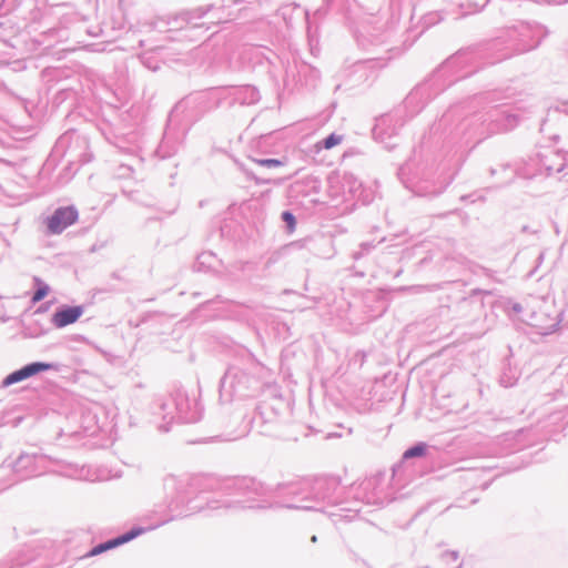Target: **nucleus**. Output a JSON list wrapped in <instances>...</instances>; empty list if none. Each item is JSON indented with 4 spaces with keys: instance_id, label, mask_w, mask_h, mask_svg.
<instances>
[{
    "instance_id": "nucleus-6",
    "label": "nucleus",
    "mask_w": 568,
    "mask_h": 568,
    "mask_svg": "<svg viewBox=\"0 0 568 568\" xmlns=\"http://www.w3.org/2000/svg\"><path fill=\"white\" fill-rule=\"evenodd\" d=\"M343 138L337 134H331L324 140V148L326 150H329L336 145H338L342 142Z\"/></svg>"
},
{
    "instance_id": "nucleus-7",
    "label": "nucleus",
    "mask_w": 568,
    "mask_h": 568,
    "mask_svg": "<svg viewBox=\"0 0 568 568\" xmlns=\"http://www.w3.org/2000/svg\"><path fill=\"white\" fill-rule=\"evenodd\" d=\"M254 162L261 166H266V168H278L283 164L277 159H257V160H254Z\"/></svg>"
},
{
    "instance_id": "nucleus-5",
    "label": "nucleus",
    "mask_w": 568,
    "mask_h": 568,
    "mask_svg": "<svg viewBox=\"0 0 568 568\" xmlns=\"http://www.w3.org/2000/svg\"><path fill=\"white\" fill-rule=\"evenodd\" d=\"M424 454H425V446L417 445V446H414V447L407 449L404 453V458L418 457V456H423Z\"/></svg>"
},
{
    "instance_id": "nucleus-4",
    "label": "nucleus",
    "mask_w": 568,
    "mask_h": 568,
    "mask_svg": "<svg viewBox=\"0 0 568 568\" xmlns=\"http://www.w3.org/2000/svg\"><path fill=\"white\" fill-rule=\"evenodd\" d=\"M143 532V529L142 528H136V529H132L131 531L115 538V539H112L108 542H104V544H101L97 547H94L92 550H91V555L92 556H95V555H99L108 549H111L113 547H116V546H120L124 542H128L130 540H132L133 538L138 537L139 535H141Z\"/></svg>"
},
{
    "instance_id": "nucleus-9",
    "label": "nucleus",
    "mask_w": 568,
    "mask_h": 568,
    "mask_svg": "<svg viewBox=\"0 0 568 568\" xmlns=\"http://www.w3.org/2000/svg\"><path fill=\"white\" fill-rule=\"evenodd\" d=\"M49 293V287L48 286H41L39 287L36 293L33 294L32 296V302L33 303H38L40 302L41 300H43Z\"/></svg>"
},
{
    "instance_id": "nucleus-1",
    "label": "nucleus",
    "mask_w": 568,
    "mask_h": 568,
    "mask_svg": "<svg viewBox=\"0 0 568 568\" xmlns=\"http://www.w3.org/2000/svg\"><path fill=\"white\" fill-rule=\"evenodd\" d=\"M78 212L71 207H60L48 219V229L52 234H59L68 226L75 223Z\"/></svg>"
},
{
    "instance_id": "nucleus-2",
    "label": "nucleus",
    "mask_w": 568,
    "mask_h": 568,
    "mask_svg": "<svg viewBox=\"0 0 568 568\" xmlns=\"http://www.w3.org/2000/svg\"><path fill=\"white\" fill-rule=\"evenodd\" d=\"M51 368L50 364L47 363H32L30 365H27L22 367L19 371H16L8 375L6 379L3 381V385L8 386L18 382H21L26 378H29L40 372L48 371Z\"/></svg>"
},
{
    "instance_id": "nucleus-8",
    "label": "nucleus",
    "mask_w": 568,
    "mask_h": 568,
    "mask_svg": "<svg viewBox=\"0 0 568 568\" xmlns=\"http://www.w3.org/2000/svg\"><path fill=\"white\" fill-rule=\"evenodd\" d=\"M282 219L287 223L290 232H293L296 226V221H295L294 215L291 212L286 211V212H283Z\"/></svg>"
},
{
    "instance_id": "nucleus-3",
    "label": "nucleus",
    "mask_w": 568,
    "mask_h": 568,
    "mask_svg": "<svg viewBox=\"0 0 568 568\" xmlns=\"http://www.w3.org/2000/svg\"><path fill=\"white\" fill-rule=\"evenodd\" d=\"M82 315V308L80 306L68 307L58 311L52 318L53 324L57 327H64L78 321Z\"/></svg>"
}]
</instances>
